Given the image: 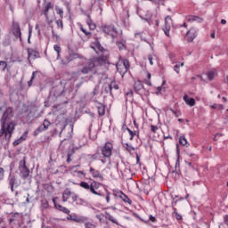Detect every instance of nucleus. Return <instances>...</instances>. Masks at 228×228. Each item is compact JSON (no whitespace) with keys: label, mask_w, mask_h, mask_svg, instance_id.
<instances>
[{"label":"nucleus","mask_w":228,"mask_h":228,"mask_svg":"<svg viewBox=\"0 0 228 228\" xmlns=\"http://www.w3.org/2000/svg\"><path fill=\"white\" fill-rule=\"evenodd\" d=\"M118 47L120 51H122L123 49H126V45H124V43L122 42H118Z\"/></svg>","instance_id":"6e6d98bb"},{"label":"nucleus","mask_w":228,"mask_h":228,"mask_svg":"<svg viewBox=\"0 0 228 228\" xmlns=\"http://www.w3.org/2000/svg\"><path fill=\"white\" fill-rule=\"evenodd\" d=\"M221 24H227V20H225L224 19L221 20Z\"/></svg>","instance_id":"69168bd1"},{"label":"nucleus","mask_w":228,"mask_h":228,"mask_svg":"<svg viewBox=\"0 0 228 228\" xmlns=\"http://www.w3.org/2000/svg\"><path fill=\"white\" fill-rule=\"evenodd\" d=\"M109 60H110V55L108 53L102 54L96 58V61L99 63V65H106L107 63H110Z\"/></svg>","instance_id":"aec40b11"},{"label":"nucleus","mask_w":228,"mask_h":228,"mask_svg":"<svg viewBox=\"0 0 228 228\" xmlns=\"http://www.w3.org/2000/svg\"><path fill=\"white\" fill-rule=\"evenodd\" d=\"M172 216L174 218H175V220H177L178 222L183 220V216H181L179 213H177V208H173Z\"/></svg>","instance_id":"c85d7f7f"},{"label":"nucleus","mask_w":228,"mask_h":228,"mask_svg":"<svg viewBox=\"0 0 228 228\" xmlns=\"http://www.w3.org/2000/svg\"><path fill=\"white\" fill-rule=\"evenodd\" d=\"M80 30L82 31L83 34L86 35V37H90V35H92V33L86 31V29H85V28H83V25H80Z\"/></svg>","instance_id":"603ef678"},{"label":"nucleus","mask_w":228,"mask_h":228,"mask_svg":"<svg viewBox=\"0 0 228 228\" xmlns=\"http://www.w3.org/2000/svg\"><path fill=\"white\" fill-rule=\"evenodd\" d=\"M96 218H97V220H99V222H102V220H104V215L98 214V215H96Z\"/></svg>","instance_id":"4d7b16f0"},{"label":"nucleus","mask_w":228,"mask_h":228,"mask_svg":"<svg viewBox=\"0 0 228 228\" xmlns=\"http://www.w3.org/2000/svg\"><path fill=\"white\" fill-rule=\"evenodd\" d=\"M69 199H71L72 202H77V204H81L82 206H85L86 204V200L83 199H78L76 193H73L70 191V190L66 189L62 192V202H67Z\"/></svg>","instance_id":"7ed1b4c3"},{"label":"nucleus","mask_w":228,"mask_h":228,"mask_svg":"<svg viewBox=\"0 0 228 228\" xmlns=\"http://www.w3.org/2000/svg\"><path fill=\"white\" fill-rule=\"evenodd\" d=\"M120 199L123 200V202H126V204H129L130 206L133 204V200L127 197V195L124 194V192L121 191Z\"/></svg>","instance_id":"cd10ccee"},{"label":"nucleus","mask_w":228,"mask_h":228,"mask_svg":"<svg viewBox=\"0 0 228 228\" xmlns=\"http://www.w3.org/2000/svg\"><path fill=\"white\" fill-rule=\"evenodd\" d=\"M216 76H218V71L216 69H212L207 74L208 81H213Z\"/></svg>","instance_id":"b1692460"},{"label":"nucleus","mask_w":228,"mask_h":228,"mask_svg":"<svg viewBox=\"0 0 228 228\" xmlns=\"http://www.w3.org/2000/svg\"><path fill=\"white\" fill-rule=\"evenodd\" d=\"M95 69V63L94 61H89L86 66H84L79 71L78 74H91Z\"/></svg>","instance_id":"9b49d317"},{"label":"nucleus","mask_w":228,"mask_h":228,"mask_svg":"<svg viewBox=\"0 0 228 228\" xmlns=\"http://www.w3.org/2000/svg\"><path fill=\"white\" fill-rule=\"evenodd\" d=\"M134 90L135 94H138V95H142L143 92H145V87L143 86V83H142V80H135L134 83Z\"/></svg>","instance_id":"dca6fc26"},{"label":"nucleus","mask_w":228,"mask_h":228,"mask_svg":"<svg viewBox=\"0 0 228 228\" xmlns=\"http://www.w3.org/2000/svg\"><path fill=\"white\" fill-rule=\"evenodd\" d=\"M151 132L153 134L158 133V131H159V127H158V126L155 125H151L150 126Z\"/></svg>","instance_id":"79ce46f5"},{"label":"nucleus","mask_w":228,"mask_h":228,"mask_svg":"<svg viewBox=\"0 0 228 228\" xmlns=\"http://www.w3.org/2000/svg\"><path fill=\"white\" fill-rule=\"evenodd\" d=\"M181 67H184V62H178L175 65L174 70L176 72V74H179Z\"/></svg>","instance_id":"473e14b6"},{"label":"nucleus","mask_w":228,"mask_h":228,"mask_svg":"<svg viewBox=\"0 0 228 228\" xmlns=\"http://www.w3.org/2000/svg\"><path fill=\"white\" fill-rule=\"evenodd\" d=\"M151 77H152V75H151V73L148 72L147 79L144 80L145 85H148V86H152V83L151 82Z\"/></svg>","instance_id":"c9c22d12"},{"label":"nucleus","mask_w":228,"mask_h":228,"mask_svg":"<svg viewBox=\"0 0 228 228\" xmlns=\"http://www.w3.org/2000/svg\"><path fill=\"white\" fill-rule=\"evenodd\" d=\"M106 201L109 203L110 202V195L106 196Z\"/></svg>","instance_id":"774afa93"},{"label":"nucleus","mask_w":228,"mask_h":228,"mask_svg":"<svg viewBox=\"0 0 228 228\" xmlns=\"http://www.w3.org/2000/svg\"><path fill=\"white\" fill-rule=\"evenodd\" d=\"M50 10H53V3L45 2L41 14L45 16L46 24H48V26H51L54 20V12L51 14V12H49Z\"/></svg>","instance_id":"f03ea898"},{"label":"nucleus","mask_w":228,"mask_h":228,"mask_svg":"<svg viewBox=\"0 0 228 228\" xmlns=\"http://www.w3.org/2000/svg\"><path fill=\"white\" fill-rule=\"evenodd\" d=\"M28 86H33V81L29 80V81L28 82Z\"/></svg>","instance_id":"0e129e2a"},{"label":"nucleus","mask_w":228,"mask_h":228,"mask_svg":"<svg viewBox=\"0 0 228 228\" xmlns=\"http://www.w3.org/2000/svg\"><path fill=\"white\" fill-rule=\"evenodd\" d=\"M12 35L16 38H20V40H22V32L20 31V25L17 21L12 22Z\"/></svg>","instance_id":"ddd939ff"},{"label":"nucleus","mask_w":228,"mask_h":228,"mask_svg":"<svg viewBox=\"0 0 228 228\" xmlns=\"http://www.w3.org/2000/svg\"><path fill=\"white\" fill-rule=\"evenodd\" d=\"M0 67H3V72H4V70H6V68L8 67V63H6V61H0Z\"/></svg>","instance_id":"3c124183"},{"label":"nucleus","mask_w":228,"mask_h":228,"mask_svg":"<svg viewBox=\"0 0 228 228\" xmlns=\"http://www.w3.org/2000/svg\"><path fill=\"white\" fill-rule=\"evenodd\" d=\"M19 216H20V214L16 212L12 215V217L10 219V222H15L17 220V218H19Z\"/></svg>","instance_id":"8fccbe9b"},{"label":"nucleus","mask_w":228,"mask_h":228,"mask_svg":"<svg viewBox=\"0 0 228 228\" xmlns=\"http://www.w3.org/2000/svg\"><path fill=\"white\" fill-rule=\"evenodd\" d=\"M188 22H202V18L195 16V15H189L186 17Z\"/></svg>","instance_id":"393cba45"},{"label":"nucleus","mask_w":228,"mask_h":228,"mask_svg":"<svg viewBox=\"0 0 228 228\" xmlns=\"http://www.w3.org/2000/svg\"><path fill=\"white\" fill-rule=\"evenodd\" d=\"M29 131H25L24 134L20 137L18 138L17 140H15L12 143V145L14 147H17V145H20V142H26V139L28 138V134Z\"/></svg>","instance_id":"412c9836"},{"label":"nucleus","mask_w":228,"mask_h":228,"mask_svg":"<svg viewBox=\"0 0 228 228\" xmlns=\"http://www.w3.org/2000/svg\"><path fill=\"white\" fill-rule=\"evenodd\" d=\"M55 208L58 209V211H61V213H64L65 215H70V210H69V208L66 207L60 204H55Z\"/></svg>","instance_id":"a878e982"},{"label":"nucleus","mask_w":228,"mask_h":228,"mask_svg":"<svg viewBox=\"0 0 228 228\" xmlns=\"http://www.w3.org/2000/svg\"><path fill=\"white\" fill-rule=\"evenodd\" d=\"M89 174L91 177H93V179H96L97 181H101V182L104 181V175H102L101 171L95 169L90 164H89Z\"/></svg>","instance_id":"1a4fd4ad"},{"label":"nucleus","mask_w":228,"mask_h":228,"mask_svg":"<svg viewBox=\"0 0 228 228\" xmlns=\"http://www.w3.org/2000/svg\"><path fill=\"white\" fill-rule=\"evenodd\" d=\"M186 42H192L194 38H197V28H190L185 35Z\"/></svg>","instance_id":"f3484780"},{"label":"nucleus","mask_w":228,"mask_h":228,"mask_svg":"<svg viewBox=\"0 0 228 228\" xmlns=\"http://www.w3.org/2000/svg\"><path fill=\"white\" fill-rule=\"evenodd\" d=\"M74 151H69L67 154V163H71L72 162V156H74Z\"/></svg>","instance_id":"58836bf2"},{"label":"nucleus","mask_w":228,"mask_h":228,"mask_svg":"<svg viewBox=\"0 0 228 228\" xmlns=\"http://www.w3.org/2000/svg\"><path fill=\"white\" fill-rule=\"evenodd\" d=\"M53 49L54 51H56L57 56H60V53H61V47H60V45H54Z\"/></svg>","instance_id":"de8ad7c7"},{"label":"nucleus","mask_w":228,"mask_h":228,"mask_svg":"<svg viewBox=\"0 0 228 228\" xmlns=\"http://www.w3.org/2000/svg\"><path fill=\"white\" fill-rule=\"evenodd\" d=\"M8 181L11 187V191H13V188H19V186H20V181L15 175H10Z\"/></svg>","instance_id":"2eb2a0df"},{"label":"nucleus","mask_w":228,"mask_h":228,"mask_svg":"<svg viewBox=\"0 0 228 228\" xmlns=\"http://www.w3.org/2000/svg\"><path fill=\"white\" fill-rule=\"evenodd\" d=\"M149 220L150 222H152V224H156V222H158V219H156V217L152 215L149 216Z\"/></svg>","instance_id":"5fc2aeb1"},{"label":"nucleus","mask_w":228,"mask_h":228,"mask_svg":"<svg viewBox=\"0 0 228 228\" xmlns=\"http://www.w3.org/2000/svg\"><path fill=\"white\" fill-rule=\"evenodd\" d=\"M126 97H133V90H129L126 93Z\"/></svg>","instance_id":"bf43d9fd"},{"label":"nucleus","mask_w":228,"mask_h":228,"mask_svg":"<svg viewBox=\"0 0 228 228\" xmlns=\"http://www.w3.org/2000/svg\"><path fill=\"white\" fill-rule=\"evenodd\" d=\"M183 101L188 106H191V107L195 106V99L190 98V96H188V94L183 95Z\"/></svg>","instance_id":"5701e85b"},{"label":"nucleus","mask_w":228,"mask_h":228,"mask_svg":"<svg viewBox=\"0 0 228 228\" xmlns=\"http://www.w3.org/2000/svg\"><path fill=\"white\" fill-rule=\"evenodd\" d=\"M129 60L122 59L116 64V69L119 74H126L127 70H129Z\"/></svg>","instance_id":"0eeeda50"},{"label":"nucleus","mask_w":228,"mask_h":228,"mask_svg":"<svg viewBox=\"0 0 228 228\" xmlns=\"http://www.w3.org/2000/svg\"><path fill=\"white\" fill-rule=\"evenodd\" d=\"M211 108L212 110H218V111H222V110H224V105L216 103L211 105Z\"/></svg>","instance_id":"e433bc0d"},{"label":"nucleus","mask_w":228,"mask_h":228,"mask_svg":"<svg viewBox=\"0 0 228 228\" xmlns=\"http://www.w3.org/2000/svg\"><path fill=\"white\" fill-rule=\"evenodd\" d=\"M174 22L172 20V17L167 16L165 18V25L163 27V31L166 35V37H170V29H172Z\"/></svg>","instance_id":"9d476101"},{"label":"nucleus","mask_w":228,"mask_h":228,"mask_svg":"<svg viewBox=\"0 0 228 228\" xmlns=\"http://www.w3.org/2000/svg\"><path fill=\"white\" fill-rule=\"evenodd\" d=\"M124 148L126 149V151H127V152H129L131 154V152H134V151H136V148H134L133 145L129 144V143H125L124 144Z\"/></svg>","instance_id":"7c9ffc66"},{"label":"nucleus","mask_w":228,"mask_h":228,"mask_svg":"<svg viewBox=\"0 0 228 228\" xmlns=\"http://www.w3.org/2000/svg\"><path fill=\"white\" fill-rule=\"evenodd\" d=\"M10 117H13V109L9 107L6 109V110L4 112L2 118L0 120L1 124H2V132L4 131V124H6L8 118H10Z\"/></svg>","instance_id":"6e6552de"},{"label":"nucleus","mask_w":228,"mask_h":228,"mask_svg":"<svg viewBox=\"0 0 228 228\" xmlns=\"http://www.w3.org/2000/svg\"><path fill=\"white\" fill-rule=\"evenodd\" d=\"M28 53V60H37V58H40V53L38 51L33 49V48H28L27 50Z\"/></svg>","instance_id":"a211bd4d"},{"label":"nucleus","mask_w":228,"mask_h":228,"mask_svg":"<svg viewBox=\"0 0 228 228\" xmlns=\"http://www.w3.org/2000/svg\"><path fill=\"white\" fill-rule=\"evenodd\" d=\"M114 90H118V85H117L115 82H111V84L109 86V92H113Z\"/></svg>","instance_id":"72a5a7b5"},{"label":"nucleus","mask_w":228,"mask_h":228,"mask_svg":"<svg viewBox=\"0 0 228 228\" xmlns=\"http://www.w3.org/2000/svg\"><path fill=\"white\" fill-rule=\"evenodd\" d=\"M50 126H51V121L48 119H45L43 124L39 126L36 129V131H34V136H38V134H40V133H43V131H47Z\"/></svg>","instance_id":"f8f14e48"},{"label":"nucleus","mask_w":228,"mask_h":228,"mask_svg":"<svg viewBox=\"0 0 228 228\" xmlns=\"http://www.w3.org/2000/svg\"><path fill=\"white\" fill-rule=\"evenodd\" d=\"M37 74V71H33L30 81H35V75Z\"/></svg>","instance_id":"e2e57ef3"},{"label":"nucleus","mask_w":228,"mask_h":228,"mask_svg":"<svg viewBox=\"0 0 228 228\" xmlns=\"http://www.w3.org/2000/svg\"><path fill=\"white\" fill-rule=\"evenodd\" d=\"M87 158H89L90 159H92L93 161H97L100 159L101 155L99 154V152H96L94 154H88Z\"/></svg>","instance_id":"2f4dec72"},{"label":"nucleus","mask_w":228,"mask_h":228,"mask_svg":"<svg viewBox=\"0 0 228 228\" xmlns=\"http://www.w3.org/2000/svg\"><path fill=\"white\" fill-rule=\"evenodd\" d=\"M95 47L98 49V51H100L101 53H106V49H104V47H102V45H101V43L99 41L96 42L95 44Z\"/></svg>","instance_id":"ea45409f"},{"label":"nucleus","mask_w":228,"mask_h":228,"mask_svg":"<svg viewBox=\"0 0 228 228\" xmlns=\"http://www.w3.org/2000/svg\"><path fill=\"white\" fill-rule=\"evenodd\" d=\"M224 222L225 225H228V215H225L224 217Z\"/></svg>","instance_id":"680f3d73"},{"label":"nucleus","mask_w":228,"mask_h":228,"mask_svg":"<svg viewBox=\"0 0 228 228\" xmlns=\"http://www.w3.org/2000/svg\"><path fill=\"white\" fill-rule=\"evenodd\" d=\"M77 167H81V166L77 165L70 168L72 176L73 177H81V175H83V177H86V173H85L84 171H79V170L76 169Z\"/></svg>","instance_id":"6ab92c4d"},{"label":"nucleus","mask_w":228,"mask_h":228,"mask_svg":"<svg viewBox=\"0 0 228 228\" xmlns=\"http://www.w3.org/2000/svg\"><path fill=\"white\" fill-rule=\"evenodd\" d=\"M100 161H101V163H102V165H106V162L110 161V159L104 158V159H100Z\"/></svg>","instance_id":"052dcab7"},{"label":"nucleus","mask_w":228,"mask_h":228,"mask_svg":"<svg viewBox=\"0 0 228 228\" xmlns=\"http://www.w3.org/2000/svg\"><path fill=\"white\" fill-rule=\"evenodd\" d=\"M169 111L172 112L173 115H175V117H181V111L179 110H175L174 109H169Z\"/></svg>","instance_id":"09e8293b"},{"label":"nucleus","mask_w":228,"mask_h":228,"mask_svg":"<svg viewBox=\"0 0 228 228\" xmlns=\"http://www.w3.org/2000/svg\"><path fill=\"white\" fill-rule=\"evenodd\" d=\"M96 108H97L98 115L100 117H104L106 113V106H104V104L102 103H98Z\"/></svg>","instance_id":"4be33fe9"},{"label":"nucleus","mask_w":228,"mask_h":228,"mask_svg":"<svg viewBox=\"0 0 228 228\" xmlns=\"http://www.w3.org/2000/svg\"><path fill=\"white\" fill-rule=\"evenodd\" d=\"M106 219L110 220V222H112V224H118V223H117V219H114L110 214H107Z\"/></svg>","instance_id":"49530a36"},{"label":"nucleus","mask_w":228,"mask_h":228,"mask_svg":"<svg viewBox=\"0 0 228 228\" xmlns=\"http://www.w3.org/2000/svg\"><path fill=\"white\" fill-rule=\"evenodd\" d=\"M20 172L23 179H28V177H29V170L26 166V158H24L23 160L20 162Z\"/></svg>","instance_id":"4468645a"},{"label":"nucleus","mask_w":228,"mask_h":228,"mask_svg":"<svg viewBox=\"0 0 228 228\" xmlns=\"http://www.w3.org/2000/svg\"><path fill=\"white\" fill-rule=\"evenodd\" d=\"M179 143L180 145H183V147H190V142H188V140L185 136H180L179 137Z\"/></svg>","instance_id":"bb28decb"},{"label":"nucleus","mask_w":228,"mask_h":228,"mask_svg":"<svg viewBox=\"0 0 228 228\" xmlns=\"http://www.w3.org/2000/svg\"><path fill=\"white\" fill-rule=\"evenodd\" d=\"M3 131V123H1V129H0V138L4 134V140L5 142H10L12 139V134H13V131H15V122L12 121L7 125L4 124V131Z\"/></svg>","instance_id":"f257e3e1"},{"label":"nucleus","mask_w":228,"mask_h":228,"mask_svg":"<svg viewBox=\"0 0 228 228\" xmlns=\"http://www.w3.org/2000/svg\"><path fill=\"white\" fill-rule=\"evenodd\" d=\"M99 149L105 159H111V156L113 155V143L107 142L103 146H100Z\"/></svg>","instance_id":"39448f33"},{"label":"nucleus","mask_w":228,"mask_h":228,"mask_svg":"<svg viewBox=\"0 0 228 228\" xmlns=\"http://www.w3.org/2000/svg\"><path fill=\"white\" fill-rule=\"evenodd\" d=\"M41 206L44 209H47V208H49V202L47 201V200H42Z\"/></svg>","instance_id":"a19ab883"},{"label":"nucleus","mask_w":228,"mask_h":228,"mask_svg":"<svg viewBox=\"0 0 228 228\" xmlns=\"http://www.w3.org/2000/svg\"><path fill=\"white\" fill-rule=\"evenodd\" d=\"M189 161H197L199 159V157L196 154H189Z\"/></svg>","instance_id":"c03bdc74"},{"label":"nucleus","mask_w":228,"mask_h":228,"mask_svg":"<svg viewBox=\"0 0 228 228\" xmlns=\"http://www.w3.org/2000/svg\"><path fill=\"white\" fill-rule=\"evenodd\" d=\"M55 12H56L57 15H60V19H63V13H64L63 9L56 6L55 7Z\"/></svg>","instance_id":"4c0bfd02"},{"label":"nucleus","mask_w":228,"mask_h":228,"mask_svg":"<svg viewBox=\"0 0 228 228\" xmlns=\"http://www.w3.org/2000/svg\"><path fill=\"white\" fill-rule=\"evenodd\" d=\"M86 24L92 31L95 30L97 28V25H95V23L91 19L86 20Z\"/></svg>","instance_id":"c756f323"},{"label":"nucleus","mask_w":228,"mask_h":228,"mask_svg":"<svg viewBox=\"0 0 228 228\" xmlns=\"http://www.w3.org/2000/svg\"><path fill=\"white\" fill-rule=\"evenodd\" d=\"M102 31L108 37H111L114 40L118 37V30H117V27L115 25H102Z\"/></svg>","instance_id":"423d86ee"},{"label":"nucleus","mask_w":228,"mask_h":228,"mask_svg":"<svg viewBox=\"0 0 228 228\" xmlns=\"http://www.w3.org/2000/svg\"><path fill=\"white\" fill-rule=\"evenodd\" d=\"M80 187L84 188V190H89L93 195H97L98 197H101L100 192H97L95 190H99L101 188V183L94 180L91 184H89L86 182H81L80 183Z\"/></svg>","instance_id":"20e7f679"},{"label":"nucleus","mask_w":228,"mask_h":228,"mask_svg":"<svg viewBox=\"0 0 228 228\" xmlns=\"http://www.w3.org/2000/svg\"><path fill=\"white\" fill-rule=\"evenodd\" d=\"M154 58H156V55H154V54L148 55V61H149L150 65H154V62L152 61V60H154Z\"/></svg>","instance_id":"a18cd8bd"},{"label":"nucleus","mask_w":228,"mask_h":228,"mask_svg":"<svg viewBox=\"0 0 228 228\" xmlns=\"http://www.w3.org/2000/svg\"><path fill=\"white\" fill-rule=\"evenodd\" d=\"M31 33H33V28L29 27L28 28V43L31 40Z\"/></svg>","instance_id":"13d9d810"},{"label":"nucleus","mask_w":228,"mask_h":228,"mask_svg":"<svg viewBox=\"0 0 228 228\" xmlns=\"http://www.w3.org/2000/svg\"><path fill=\"white\" fill-rule=\"evenodd\" d=\"M56 25L58 28H60L61 29H63V19H59L56 20Z\"/></svg>","instance_id":"37998d69"},{"label":"nucleus","mask_w":228,"mask_h":228,"mask_svg":"<svg viewBox=\"0 0 228 228\" xmlns=\"http://www.w3.org/2000/svg\"><path fill=\"white\" fill-rule=\"evenodd\" d=\"M175 167H179V157L176 159Z\"/></svg>","instance_id":"338daca9"},{"label":"nucleus","mask_w":228,"mask_h":228,"mask_svg":"<svg viewBox=\"0 0 228 228\" xmlns=\"http://www.w3.org/2000/svg\"><path fill=\"white\" fill-rule=\"evenodd\" d=\"M126 131L129 133L130 135V141L133 142L134 138L136 136L137 133L136 131H132L129 129V127L126 128Z\"/></svg>","instance_id":"f704fd0d"},{"label":"nucleus","mask_w":228,"mask_h":228,"mask_svg":"<svg viewBox=\"0 0 228 228\" xmlns=\"http://www.w3.org/2000/svg\"><path fill=\"white\" fill-rule=\"evenodd\" d=\"M4 179V168L0 167V181Z\"/></svg>","instance_id":"864d4df0"}]
</instances>
